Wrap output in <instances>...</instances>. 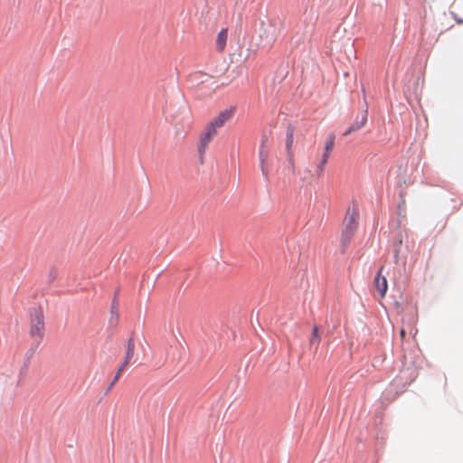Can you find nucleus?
I'll return each mask as SVG.
<instances>
[{"instance_id":"f257e3e1","label":"nucleus","mask_w":463,"mask_h":463,"mask_svg":"<svg viewBox=\"0 0 463 463\" xmlns=\"http://www.w3.org/2000/svg\"><path fill=\"white\" fill-rule=\"evenodd\" d=\"M359 207L353 202L347 208L343 222V230L341 233V243L346 247L353 239L358 226Z\"/></svg>"},{"instance_id":"f8f14e48","label":"nucleus","mask_w":463,"mask_h":463,"mask_svg":"<svg viewBox=\"0 0 463 463\" xmlns=\"http://www.w3.org/2000/svg\"><path fill=\"white\" fill-rule=\"evenodd\" d=\"M320 340L321 337L318 331V327L317 326H314L312 329V335L309 342L310 345H316V347H317L319 345Z\"/></svg>"},{"instance_id":"f03ea898","label":"nucleus","mask_w":463,"mask_h":463,"mask_svg":"<svg viewBox=\"0 0 463 463\" xmlns=\"http://www.w3.org/2000/svg\"><path fill=\"white\" fill-rule=\"evenodd\" d=\"M45 324L44 316L41 307L33 308L30 314V336L37 343H40L44 336Z\"/></svg>"},{"instance_id":"9d476101","label":"nucleus","mask_w":463,"mask_h":463,"mask_svg":"<svg viewBox=\"0 0 463 463\" xmlns=\"http://www.w3.org/2000/svg\"><path fill=\"white\" fill-rule=\"evenodd\" d=\"M135 354V342L133 337H130L127 342V351H126V356L122 363L124 366H128L130 360L133 358Z\"/></svg>"},{"instance_id":"423d86ee","label":"nucleus","mask_w":463,"mask_h":463,"mask_svg":"<svg viewBox=\"0 0 463 463\" xmlns=\"http://www.w3.org/2000/svg\"><path fill=\"white\" fill-rule=\"evenodd\" d=\"M383 269V267H382L379 269V271L374 279V287H375L376 290L378 291L381 298H383L385 297V294L388 289L387 279L384 276H382Z\"/></svg>"},{"instance_id":"39448f33","label":"nucleus","mask_w":463,"mask_h":463,"mask_svg":"<svg viewBox=\"0 0 463 463\" xmlns=\"http://www.w3.org/2000/svg\"><path fill=\"white\" fill-rule=\"evenodd\" d=\"M216 134H217V129L208 124L204 132L202 134V136L200 137V142H199V146H198V151H199L201 157H203V156L204 155L206 148L208 146V144L211 142V140L213 138V137Z\"/></svg>"},{"instance_id":"4468645a","label":"nucleus","mask_w":463,"mask_h":463,"mask_svg":"<svg viewBox=\"0 0 463 463\" xmlns=\"http://www.w3.org/2000/svg\"><path fill=\"white\" fill-rule=\"evenodd\" d=\"M401 335H402V336H404V335H405L404 330H402V331H401Z\"/></svg>"},{"instance_id":"9b49d317","label":"nucleus","mask_w":463,"mask_h":463,"mask_svg":"<svg viewBox=\"0 0 463 463\" xmlns=\"http://www.w3.org/2000/svg\"><path fill=\"white\" fill-rule=\"evenodd\" d=\"M228 39V30L222 29L217 35L216 38V49L218 52H223Z\"/></svg>"},{"instance_id":"6e6552de","label":"nucleus","mask_w":463,"mask_h":463,"mask_svg":"<svg viewBox=\"0 0 463 463\" xmlns=\"http://www.w3.org/2000/svg\"><path fill=\"white\" fill-rule=\"evenodd\" d=\"M367 122V111H364L361 118H356L353 124L345 130V136L350 135L352 132L357 131L362 128Z\"/></svg>"},{"instance_id":"ddd939ff","label":"nucleus","mask_w":463,"mask_h":463,"mask_svg":"<svg viewBox=\"0 0 463 463\" xmlns=\"http://www.w3.org/2000/svg\"><path fill=\"white\" fill-rule=\"evenodd\" d=\"M125 368H126V366H124L123 364H121L118 367V371H117V373H116L113 380H112V383H110L109 387L108 388V391L111 390V388L114 386V384L118 381V379L120 378L121 373L125 370Z\"/></svg>"},{"instance_id":"7ed1b4c3","label":"nucleus","mask_w":463,"mask_h":463,"mask_svg":"<svg viewBox=\"0 0 463 463\" xmlns=\"http://www.w3.org/2000/svg\"><path fill=\"white\" fill-rule=\"evenodd\" d=\"M279 28L269 18L265 17L259 22V35L267 43H274L279 34Z\"/></svg>"},{"instance_id":"0eeeda50","label":"nucleus","mask_w":463,"mask_h":463,"mask_svg":"<svg viewBox=\"0 0 463 463\" xmlns=\"http://www.w3.org/2000/svg\"><path fill=\"white\" fill-rule=\"evenodd\" d=\"M233 110L225 109L218 114L210 123V126H213L214 128H222L232 117Z\"/></svg>"},{"instance_id":"1a4fd4ad","label":"nucleus","mask_w":463,"mask_h":463,"mask_svg":"<svg viewBox=\"0 0 463 463\" xmlns=\"http://www.w3.org/2000/svg\"><path fill=\"white\" fill-rule=\"evenodd\" d=\"M293 142H294V134H293V129L290 128L287 132L286 147H287V151H288L289 163H290L291 166L294 168L295 163H294V155L292 152Z\"/></svg>"},{"instance_id":"20e7f679","label":"nucleus","mask_w":463,"mask_h":463,"mask_svg":"<svg viewBox=\"0 0 463 463\" xmlns=\"http://www.w3.org/2000/svg\"><path fill=\"white\" fill-rule=\"evenodd\" d=\"M334 145L335 141L333 137L326 141L323 157L320 163L317 165L314 172L311 174L312 176L319 178L323 175L325 165L327 163L328 157L333 150Z\"/></svg>"},{"instance_id":"2eb2a0df","label":"nucleus","mask_w":463,"mask_h":463,"mask_svg":"<svg viewBox=\"0 0 463 463\" xmlns=\"http://www.w3.org/2000/svg\"><path fill=\"white\" fill-rule=\"evenodd\" d=\"M458 24H463V20H458Z\"/></svg>"}]
</instances>
